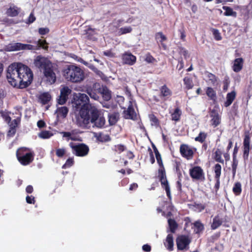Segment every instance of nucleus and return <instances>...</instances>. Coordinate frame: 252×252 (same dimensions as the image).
<instances>
[{
    "label": "nucleus",
    "mask_w": 252,
    "mask_h": 252,
    "mask_svg": "<svg viewBox=\"0 0 252 252\" xmlns=\"http://www.w3.org/2000/svg\"><path fill=\"white\" fill-rule=\"evenodd\" d=\"M79 101L84 104L75 115V123L79 127L83 129H89L91 124L99 128H102L105 124V119L100 115L99 110L94 106L89 103V98L85 94H79Z\"/></svg>",
    "instance_id": "obj_1"
},
{
    "label": "nucleus",
    "mask_w": 252,
    "mask_h": 252,
    "mask_svg": "<svg viewBox=\"0 0 252 252\" xmlns=\"http://www.w3.org/2000/svg\"><path fill=\"white\" fill-rule=\"evenodd\" d=\"M6 77L12 86L24 89L31 84L33 73L27 65L21 63H14L7 67Z\"/></svg>",
    "instance_id": "obj_2"
},
{
    "label": "nucleus",
    "mask_w": 252,
    "mask_h": 252,
    "mask_svg": "<svg viewBox=\"0 0 252 252\" xmlns=\"http://www.w3.org/2000/svg\"><path fill=\"white\" fill-rule=\"evenodd\" d=\"M64 78L72 83H79L84 79V71L78 66L68 65L63 70Z\"/></svg>",
    "instance_id": "obj_3"
},
{
    "label": "nucleus",
    "mask_w": 252,
    "mask_h": 252,
    "mask_svg": "<svg viewBox=\"0 0 252 252\" xmlns=\"http://www.w3.org/2000/svg\"><path fill=\"white\" fill-rule=\"evenodd\" d=\"M29 149L22 147L16 152V157L19 162L23 165L26 166L32 163L34 159V154L28 152Z\"/></svg>",
    "instance_id": "obj_4"
},
{
    "label": "nucleus",
    "mask_w": 252,
    "mask_h": 252,
    "mask_svg": "<svg viewBox=\"0 0 252 252\" xmlns=\"http://www.w3.org/2000/svg\"><path fill=\"white\" fill-rule=\"evenodd\" d=\"M158 178L160 183L161 187L165 190L168 198L171 200L172 198L170 188L168 181L166 171L164 167H159L158 170Z\"/></svg>",
    "instance_id": "obj_5"
},
{
    "label": "nucleus",
    "mask_w": 252,
    "mask_h": 252,
    "mask_svg": "<svg viewBox=\"0 0 252 252\" xmlns=\"http://www.w3.org/2000/svg\"><path fill=\"white\" fill-rule=\"evenodd\" d=\"M69 146L71 148L72 153L77 157L86 156L89 152V147L84 143L70 142Z\"/></svg>",
    "instance_id": "obj_6"
},
{
    "label": "nucleus",
    "mask_w": 252,
    "mask_h": 252,
    "mask_svg": "<svg viewBox=\"0 0 252 252\" xmlns=\"http://www.w3.org/2000/svg\"><path fill=\"white\" fill-rule=\"evenodd\" d=\"M53 63L47 58L38 55L34 59L33 64L40 71H43Z\"/></svg>",
    "instance_id": "obj_7"
},
{
    "label": "nucleus",
    "mask_w": 252,
    "mask_h": 252,
    "mask_svg": "<svg viewBox=\"0 0 252 252\" xmlns=\"http://www.w3.org/2000/svg\"><path fill=\"white\" fill-rule=\"evenodd\" d=\"M191 239L188 235H180L176 239V243L178 251L187 250L191 243Z\"/></svg>",
    "instance_id": "obj_8"
},
{
    "label": "nucleus",
    "mask_w": 252,
    "mask_h": 252,
    "mask_svg": "<svg viewBox=\"0 0 252 252\" xmlns=\"http://www.w3.org/2000/svg\"><path fill=\"white\" fill-rule=\"evenodd\" d=\"M242 149L243 152V158L244 160H247L249 158L250 152L252 149V146L251 145V137L249 131L245 132Z\"/></svg>",
    "instance_id": "obj_9"
},
{
    "label": "nucleus",
    "mask_w": 252,
    "mask_h": 252,
    "mask_svg": "<svg viewBox=\"0 0 252 252\" xmlns=\"http://www.w3.org/2000/svg\"><path fill=\"white\" fill-rule=\"evenodd\" d=\"M99 87L100 84L98 83H95L91 85H87L86 87V93L93 99L95 100H98L99 96Z\"/></svg>",
    "instance_id": "obj_10"
},
{
    "label": "nucleus",
    "mask_w": 252,
    "mask_h": 252,
    "mask_svg": "<svg viewBox=\"0 0 252 252\" xmlns=\"http://www.w3.org/2000/svg\"><path fill=\"white\" fill-rule=\"evenodd\" d=\"M195 148H191L188 145L183 144L180 147V152L181 156L187 159L190 160L193 158Z\"/></svg>",
    "instance_id": "obj_11"
},
{
    "label": "nucleus",
    "mask_w": 252,
    "mask_h": 252,
    "mask_svg": "<svg viewBox=\"0 0 252 252\" xmlns=\"http://www.w3.org/2000/svg\"><path fill=\"white\" fill-rule=\"evenodd\" d=\"M189 174L192 179L202 181L205 179L203 170L199 166H195L189 169Z\"/></svg>",
    "instance_id": "obj_12"
},
{
    "label": "nucleus",
    "mask_w": 252,
    "mask_h": 252,
    "mask_svg": "<svg viewBox=\"0 0 252 252\" xmlns=\"http://www.w3.org/2000/svg\"><path fill=\"white\" fill-rule=\"evenodd\" d=\"M43 74L47 81L51 84L55 83L56 81V75L54 71V67L52 63L46 69L43 71Z\"/></svg>",
    "instance_id": "obj_13"
},
{
    "label": "nucleus",
    "mask_w": 252,
    "mask_h": 252,
    "mask_svg": "<svg viewBox=\"0 0 252 252\" xmlns=\"http://www.w3.org/2000/svg\"><path fill=\"white\" fill-rule=\"evenodd\" d=\"M121 59L123 64L133 65L136 62V57L130 52H125L122 54Z\"/></svg>",
    "instance_id": "obj_14"
},
{
    "label": "nucleus",
    "mask_w": 252,
    "mask_h": 252,
    "mask_svg": "<svg viewBox=\"0 0 252 252\" xmlns=\"http://www.w3.org/2000/svg\"><path fill=\"white\" fill-rule=\"evenodd\" d=\"M210 116L211 118V124L213 127H216L221 123V116L219 115L218 110L216 107L210 111Z\"/></svg>",
    "instance_id": "obj_15"
},
{
    "label": "nucleus",
    "mask_w": 252,
    "mask_h": 252,
    "mask_svg": "<svg viewBox=\"0 0 252 252\" xmlns=\"http://www.w3.org/2000/svg\"><path fill=\"white\" fill-rule=\"evenodd\" d=\"M159 89V96L162 99V100L164 101L167 100L172 95V91L167 87L166 84L161 86Z\"/></svg>",
    "instance_id": "obj_16"
},
{
    "label": "nucleus",
    "mask_w": 252,
    "mask_h": 252,
    "mask_svg": "<svg viewBox=\"0 0 252 252\" xmlns=\"http://www.w3.org/2000/svg\"><path fill=\"white\" fill-rule=\"evenodd\" d=\"M71 93V90L68 87H64L61 90L60 95L58 99L59 104L63 105L66 102L68 96Z\"/></svg>",
    "instance_id": "obj_17"
},
{
    "label": "nucleus",
    "mask_w": 252,
    "mask_h": 252,
    "mask_svg": "<svg viewBox=\"0 0 252 252\" xmlns=\"http://www.w3.org/2000/svg\"><path fill=\"white\" fill-rule=\"evenodd\" d=\"M99 93L105 101H109L111 99V91L106 86L102 85L101 87H99Z\"/></svg>",
    "instance_id": "obj_18"
},
{
    "label": "nucleus",
    "mask_w": 252,
    "mask_h": 252,
    "mask_svg": "<svg viewBox=\"0 0 252 252\" xmlns=\"http://www.w3.org/2000/svg\"><path fill=\"white\" fill-rule=\"evenodd\" d=\"M125 118L126 119H130L133 121L137 120V115L132 105L128 107L127 109L124 111Z\"/></svg>",
    "instance_id": "obj_19"
},
{
    "label": "nucleus",
    "mask_w": 252,
    "mask_h": 252,
    "mask_svg": "<svg viewBox=\"0 0 252 252\" xmlns=\"http://www.w3.org/2000/svg\"><path fill=\"white\" fill-rule=\"evenodd\" d=\"M244 60L242 58H236L234 61L232 66L233 70L235 72H239L243 68Z\"/></svg>",
    "instance_id": "obj_20"
},
{
    "label": "nucleus",
    "mask_w": 252,
    "mask_h": 252,
    "mask_svg": "<svg viewBox=\"0 0 252 252\" xmlns=\"http://www.w3.org/2000/svg\"><path fill=\"white\" fill-rule=\"evenodd\" d=\"M164 245L169 251H172L174 247L173 237L172 234H168L166 238Z\"/></svg>",
    "instance_id": "obj_21"
},
{
    "label": "nucleus",
    "mask_w": 252,
    "mask_h": 252,
    "mask_svg": "<svg viewBox=\"0 0 252 252\" xmlns=\"http://www.w3.org/2000/svg\"><path fill=\"white\" fill-rule=\"evenodd\" d=\"M20 8L15 5L10 6L6 11V14L9 17H16L18 16L20 12Z\"/></svg>",
    "instance_id": "obj_22"
},
{
    "label": "nucleus",
    "mask_w": 252,
    "mask_h": 252,
    "mask_svg": "<svg viewBox=\"0 0 252 252\" xmlns=\"http://www.w3.org/2000/svg\"><path fill=\"white\" fill-rule=\"evenodd\" d=\"M171 116V120L175 122H179L181 119L182 114V111L179 106H177L172 113L170 112Z\"/></svg>",
    "instance_id": "obj_23"
},
{
    "label": "nucleus",
    "mask_w": 252,
    "mask_h": 252,
    "mask_svg": "<svg viewBox=\"0 0 252 252\" xmlns=\"http://www.w3.org/2000/svg\"><path fill=\"white\" fill-rule=\"evenodd\" d=\"M236 93L235 91H231L226 94V100L224 103V106L227 107L230 106L236 98Z\"/></svg>",
    "instance_id": "obj_24"
},
{
    "label": "nucleus",
    "mask_w": 252,
    "mask_h": 252,
    "mask_svg": "<svg viewBox=\"0 0 252 252\" xmlns=\"http://www.w3.org/2000/svg\"><path fill=\"white\" fill-rule=\"evenodd\" d=\"M189 75V74H188L187 76H185L183 79L185 89L187 90L192 89L194 86L192 78Z\"/></svg>",
    "instance_id": "obj_25"
},
{
    "label": "nucleus",
    "mask_w": 252,
    "mask_h": 252,
    "mask_svg": "<svg viewBox=\"0 0 252 252\" xmlns=\"http://www.w3.org/2000/svg\"><path fill=\"white\" fill-rule=\"evenodd\" d=\"M206 94L210 100H212L213 102L216 101L217 98V94L213 88L210 87H206Z\"/></svg>",
    "instance_id": "obj_26"
},
{
    "label": "nucleus",
    "mask_w": 252,
    "mask_h": 252,
    "mask_svg": "<svg viewBox=\"0 0 252 252\" xmlns=\"http://www.w3.org/2000/svg\"><path fill=\"white\" fill-rule=\"evenodd\" d=\"M193 224L194 227V233L195 234H200L204 229V224L199 220L195 221Z\"/></svg>",
    "instance_id": "obj_27"
},
{
    "label": "nucleus",
    "mask_w": 252,
    "mask_h": 252,
    "mask_svg": "<svg viewBox=\"0 0 252 252\" xmlns=\"http://www.w3.org/2000/svg\"><path fill=\"white\" fill-rule=\"evenodd\" d=\"M120 115L118 112H114L108 115V122L110 126L115 125L119 119Z\"/></svg>",
    "instance_id": "obj_28"
},
{
    "label": "nucleus",
    "mask_w": 252,
    "mask_h": 252,
    "mask_svg": "<svg viewBox=\"0 0 252 252\" xmlns=\"http://www.w3.org/2000/svg\"><path fill=\"white\" fill-rule=\"evenodd\" d=\"M8 50L9 51H19L23 50V43H15L9 44L7 46Z\"/></svg>",
    "instance_id": "obj_29"
},
{
    "label": "nucleus",
    "mask_w": 252,
    "mask_h": 252,
    "mask_svg": "<svg viewBox=\"0 0 252 252\" xmlns=\"http://www.w3.org/2000/svg\"><path fill=\"white\" fill-rule=\"evenodd\" d=\"M68 112V109L66 106H62L57 108L56 113L57 117L65 118Z\"/></svg>",
    "instance_id": "obj_30"
},
{
    "label": "nucleus",
    "mask_w": 252,
    "mask_h": 252,
    "mask_svg": "<svg viewBox=\"0 0 252 252\" xmlns=\"http://www.w3.org/2000/svg\"><path fill=\"white\" fill-rule=\"evenodd\" d=\"M51 96L48 93H44L39 96V99L43 105L47 104L51 100Z\"/></svg>",
    "instance_id": "obj_31"
},
{
    "label": "nucleus",
    "mask_w": 252,
    "mask_h": 252,
    "mask_svg": "<svg viewBox=\"0 0 252 252\" xmlns=\"http://www.w3.org/2000/svg\"><path fill=\"white\" fill-rule=\"evenodd\" d=\"M152 147L154 149V152L155 154V156H156V158L157 159V161L159 165V167H164L163 162H162V160L161 156L160 153H159L158 149L157 148V147H156V146L154 144H153Z\"/></svg>",
    "instance_id": "obj_32"
},
{
    "label": "nucleus",
    "mask_w": 252,
    "mask_h": 252,
    "mask_svg": "<svg viewBox=\"0 0 252 252\" xmlns=\"http://www.w3.org/2000/svg\"><path fill=\"white\" fill-rule=\"evenodd\" d=\"M222 223V220L220 218L219 215L214 217L213 220V222L211 224V227L213 230H215L220 226Z\"/></svg>",
    "instance_id": "obj_33"
},
{
    "label": "nucleus",
    "mask_w": 252,
    "mask_h": 252,
    "mask_svg": "<svg viewBox=\"0 0 252 252\" xmlns=\"http://www.w3.org/2000/svg\"><path fill=\"white\" fill-rule=\"evenodd\" d=\"M222 9L225 10V12L223 13V15L224 16L236 17L237 13L236 12L233 11L231 7L227 6H223Z\"/></svg>",
    "instance_id": "obj_34"
},
{
    "label": "nucleus",
    "mask_w": 252,
    "mask_h": 252,
    "mask_svg": "<svg viewBox=\"0 0 252 252\" xmlns=\"http://www.w3.org/2000/svg\"><path fill=\"white\" fill-rule=\"evenodd\" d=\"M97 140L101 142H106L111 140V137L108 134H103L102 133H98L95 136Z\"/></svg>",
    "instance_id": "obj_35"
},
{
    "label": "nucleus",
    "mask_w": 252,
    "mask_h": 252,
    "mask_svg": "<svg viewBox=\"0 0 252 252\" xmlns=\"http://www.w3.org/2000/svg\"><path fill=\"white\" fill-rule=\"evenodd\" d=\"M168 224L170 232L174 233L178 227L177 222L174 219H169L168 220Z\"/></svg>",
    "instance_id": "obj_36"
},
{
    "label": "nucleus",
    "mask_w": 252,
    "mask_h": 252,
    "mask_svg": "<svg viewBox=\"0 0 252 252\" xmlns=\"http://www.w3.org/2000/svg\"><path fill=\"white\" fill-rule=\"evenodd\" d=\"M48 44L45 40L39 39L36 42V50L42 48L44 50H48Z\"/></svg>",
    "instance_id": "obj_37"
},
{
    "label": "nucleus",
    "mask_w": 252,
    "mask_h": 252,
    "mask_svg": "<svg viewBox=\"0 0 252 252\" xmlns=\"http://www.w3.org/2000/svg\"><path fill=\"white\" fill-rule=\"evenodd\" d=\"M208 136L207 133L204 131H200L198 136L194 138V140L200 143H204Z\"/></svg>",
    "instance_id": "obj_38"
},
{
    "label": "nucleus",
    "mask_w": 252,
    "mask_h": 252,
    "mask_svg": "<svg viewBox=\"0 0 252 252\" xmlns=\"http://www.w3.org/2000/svg\"><path fill=\"white\" fill-rule=\"evenodd\" d=\"M149 118L152 126H154L157 127L160 126L159 120L154 114H150Z\"/></svg>",
    "instance_id": "obj_39"
},
{
    "label": "nucleus",
    "mask_w": 252,
    "mask_h": 252,
    "mask_svg": "<svg viewBox=\"0 0 252 252\" xmlns=\"http://www.w3.org/2000/svg\"><path fill=\"white\" fill-rule=\"evenodd\" d=\"M221 155L222 153L220 149H218L215 152L214 159L216 161L223 164L224 163V160L221 158Z\"/></svg>",
    "instance_id": "obj_40"
},
{
    "label": "nucleus",
    "mask_w": 252,
    "mask_h": 252,
    "mask_svg": "<svg viewBox=\"0 0 252 252\" xmlns=\"http://www.w3.org/2000/svg\"><path fill=\"white\" fill-rule=\"evenodd\" d=\"M233 192L236 195H239L242 192L241 184L240 182L236 183L233 188Z\"/></svg>",
    "instance_id": "obj_41"
},
{
    "label": "nucleus",
    "mask_w": 252,
    "mask_h": 252,
    "mask_svg": "<svg viewBox=\"0 0 252 252\" xmlns=\"http://www.w3.org/2000/svg\"><path fill=\"white\" fill-rule=\"evenodd\" d=\"M53 135V134L51 131L47 130H43L38 134L39 137L42 139H48Z\"/></svg>",
    "instance_id": "obj_42"
},
{
    "label": "nucleus",
    "mask_w": 252,
    "mask_h": 252,
    "mask_svg": "<svg viewBox=\"0 0 252 252\" xmlns=\"http://www.w3.org/2000/svg\"><path fill=\"white\" fill-rule=\"evenodd\" d=\"M214 170L215 172V178H220L221 171V165L219 163L215 164L214 167Z\"/></svg>",
    "instance_id": "obj_43"
},
{
    "label": "nucleus",
    "mask_w": 252,
    "mask_h": 252,
    "mask_svg": "<svg viewBox=\"0 0 252 252\" xmlns=\"http://www.w3.org/2000/svg\"><path fill=\"white\" fill-rule=\"evenodd\" d=\"M132 29L130 26L121 28L119 30L120 35L130 33L132 32Z\"/></svg>",
    "instance_id": "obj_44"
},
{
    "label": "nucleus",
    "mask_w": 252,
    "mask_h": 252,
    "mask_svg": "<svg viewBox=\"0 0 252 252\" xmlns=\"http://www.w3.org/2000/svg\"><path fill=\"white\" fill-rule=\"evenodd\" d=\"M60 133L62 134L63 137L66 138V141H69V140H76V138L74 136H71V133L70 132L62 131Z\"/></svg>",
    "instance_id": "obj_45"
},
{
    "label": "nucleus",
    "mask_w": 252,
    "mask_h": 252,
    "mask_svg": "<svg viewBox=\"0 0 252 252\" xmlns=\"http://www.w3.org/2000/svg\"><path fill=\"white\" fill-rule=\"evenodd\" d=\"M74 163L73 158H69L65 161V163L62 166L63 169H65L72 166Z\"/></svg>",
    "instance_id": "obj_46"
},
{
    "label": "nucleus",
    "mask_w": 252,
    "mask_h": 252,
    "mask_svg": "<svg viewBox=\"0 0 252 252\" xmlns=\"http://www.w3.org/2000/svg\"><path fill=\"white\" fill-rule=\"evenodd\" d=\"M212 32L215 39L217 41H220L221 40L222 37L219 31L216 29H212Z\"/></svg>",
    "instance_id": "obj_47"
},
{
    "label": "nucleus",
    "mask_w": 252,
    "mask_h": 252,
    "mask_svg": "<svg viewBox=\"0 0 252 252\" xmlns=\"http://www.w3.org/2000/svg\"><path fill=\"white\" fill-rule=\"evenodd\" d=\"M1 117L4 119L5 122L7 124H9L11 121V117L9 116L7 112H5L3 111H0Z\"/></svg>",
    "instance_id": "obj_48"
},
{
    "label": "nucleus",
    "mask_w": 252,
    "mask_h": 252,
    "mask_svg": "<svg viewBox=\"0 0 252 252\" xmlns=\"http://www.w3.org/2000/svg\"><path fill=\"white\" fill-rule=\"evenodd\" d=\"M66 152L65 148H58L56 149V155L58 158H61L65 155Z\"/></svg>",
    "instance_id": "obj_49"
},
{
    "label": "nucleus",
    "mask_w": 252,
    "mask_h": 252,
    "mask_svg": "<svg viewBox=\"0 0 252 252\" xmlns=\"http://www.w3.org/2000/svg\"><path fill=\"white\" fill-rule=\"evenodd\" d=\"M155 38L156 39H160L159 41L162 43V42L167 40V37L164 35L162 32H157L155 34Z\"/></svg>",
    "instance_id": "obj_50"
},
{
    "label": "nucleus",
    "mask_w": 252,
    "mask_h": 252,
    "mask_svg": "<svg viewBox=\"0 0 252 252\" xmlns=\"http://www.w3.org/2000/svg\"><path fill=\"white\" fill-rule=\"evenodd\" d=\"M207 76L213 85H214L217 82V77L215 74L211 72H208Z\"/></svg>",
    "instance_id": "obj_51"
},
{
    "label": "nucleus",
    "mask_w": 252,
    "mask_h": 252,
    "mask_svg": "<svg viewBox=\"0 0 252 252\" xmlns=\"http://www.w3.org/2000/svg\"><path fill=\"white\" fill-rule=\"evenodd\" d=\"M79 100H80V98L78 97L77 99L74 100L73 102L74 106L76 108V110L78 109V111L81 109L82 105L84 104L83 101Z\"/></svg>",
    "instance_id": "obj_52"
},
{
    "label": "nucleus",
    "mask_w": 252,
    "mask_h": 252,
    "mask_svg": "<svg viewBox=\"0 0 252 252\" xmlns=\"http://www.w3.org/2000/svg\"><path fill=\"white\" fill-rule=\"evenodd\" d=\"M238 160L236 158L233 157V161L232 164V170L233 175H235L236 172V169L238 166Z\"/></svg>",
    "instance_id": "obj_53"
},
{
    "label": "nucleus",
    "mask_w": 252,
    "mask_h": 252,
    "mask_svg": "<svg viewBox=\"0 0 252 252\" xmlns=\"http://www.w3.org/2000/svg\"><path fill=\"white\" fill-rule=\"evenodd\" d=\"M145 61L148 63H153L156 59L150 53H148L145 55Z\"/></svg>",
    "instance_id": "obj_54"
},
{
    "label": "nucleus",
    "mask_w": 252,
    "mask_h": 252,
    "mask_svg": "<svg viewBox=\"0 0 252 252\" xmlns=\"http://www.w3.org/2000/svg\"><path fill=\"white\" fill-rule=\"evenodd\" d=\"M182 187V179L180 177H179L176 183V187L178 191V192L180 193H181L183 192Z\"/></svg>",
    "instance_id": "obj_55"
},
{
    "label": "nucleus",
    "mask_w": 252,
    "mask_h": 252,
    "mask_svg": "<svg viewBox=\"0 0 252 252\" xmlns=\"http://www.w3.org/2000/svg\"><path fill=\"white\" fill-rule=\"evenodd\" d=\"M126 149V147L125 146L122 144H118L117 145L115 146V150L116 152L121 153Z\"/></svg>",
    "instance_id": "obj_56"
},
{
    "label": "nucleus",
    "mask_w": 252,
    "mask_h": 252,
    "mask_svg": "<svg viewBox=\"0 0 252 252\" xmlns=\"http://www.w3.org/2000/svg\"><path fill=\"white\" fill-rule=\"evenodd\" d=\"M193 206L198 212L202 211L206 207L205 205L201 203H194Z\"/></svg>",
    "instance_id": "obj_57"
},
{
    "label": "nucleus",
    "mask_w": 252,
    "mask_h": 252,
    "mask_svg": "<svg viewBox=\"0 0 252 252\" xmlns=\"http://www.w3.org/2000/svg\"><path fill=\"white\" fill-rule=\"evenodd\" d=\"M36 19L35 17L34 16L33 13L31 12L30 15H29L27 21L26 22V23L28 24H31L34 22Z\"/></svg>",
    "instance_id": "obj_58"
},
{
    "label": "nucleus",
    "mask_w": 252,
    "mask_h": 252,
    "mask_svg": "<svg viewBox=\"0 0 252 252\" xmlns=\"http://www.w3.org/2000/svg\"><path fill=\"white\" fill-rule=\"evenodd\" d=\"M23 50H36V48L35 45L23 44Z\"/></svg>",
    "instance_id": "obj_59"
},
{
    "label": "nucleus",
    "mask_w": 252,
    "mask_h": 252,
    "mask_svg": "<svg viewBox=\"0 0 252 252\" xmlns=\"http://www.w3.org/2000/svg\"><path fill=\"white\" fill-rule=\"evenodd\" d=\"M26 200L28 204H34L35 202V198L32 195H27L26 197Z\"/></svg>",
    "instance_id": "obj_60"
},
{
    "label": "nucleus",
    "mask_w": 252,
    "mask_h": 252,
    "mask_svg": "<svg viewBox=\"0 0 252 252\" xmlns=\"http://www.w3.org/2000/svg\"><path fill=\"white\" fill-rule=\"evenodd\" d=\"M49 29L48 28H40L38 29V32L40 35H45L49 33Z\"/></svg>",
    "instance_id": "obj_61"
},
{
    "label": "nucleus",
    "mask_w": 252,
    "mask_h": 252,
    "mask_svg": "<svg viewBox=\"0 0 252 252\" xmlns=\"http://www.w3.org/2000/svg\"><path fill=\"white\" fill-rule=\"evenodd\" d=\"M179 32L180 33V38L183 41H185L186 40V34L184 28H182L178 30Z\"/></svg>",
    "instance_id": "obj_62"
},
{
    "label": "nucleus",
    "mask_w": 252,
    "mask_h": 252,
    "mask_svg": "<svg viewBox=\"0 0 252 252\" xmlns=\"http://www.w3.org/2000/svg\"><path fill=\"white\" fill-rule=\"evenodd\" d=\"M179 53L181 55H183L184 56V57L185 58H186L188 55V51L185 48H184V47H179Z\"/></svg>",
    "instance_id": "obj_63"
},
{
    "label": "nucleus",
    "mask_w": 252,
    "mask_h": 252,
    "mask_svg": "<svg viewBox=\"0 0 252 252\" xmlns=\"http://www.w3.org/2000/svg\"><path fill=\"white\" fill-rule=\"evenodd\" d=\"M16 129L13 126L12 128H9L7 132V136L9 137H13L16 133Z\"/></svg>",
    "instance_id": "obj_64"
}]
</instances>
